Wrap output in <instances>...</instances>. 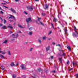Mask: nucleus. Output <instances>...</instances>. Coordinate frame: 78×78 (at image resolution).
<instances>
[{
  "label": "nucleus",
  "instance_id": "37",
  "mask_svg": "<svg viewBox=\"0 0 78 78\" xmlns=\"http://www.w3.org/2000/svg\"><path fill=\"white\" fill-rule=\"evenodd\" d=\"M76 78H78V74H76Z\"/></svg>",
  "mask_w": 78,
  "mask_h": 78
},
{
  "label": "nucleus",
  "instance_id": "43",
  "mask_svg": "<svg viewBox=\"0 0 78 78\" xmlns=\"http://www.w3.org/2000/svg\"><path fill=\"white\" fill-rule=\"evenodd\" d=\"M1 53H2L3 55H5V52H1Z\"/></svg>",
  "mask_w": 78,
  "mask_h": 78
},
{
  "label": "nucleus",
  "instance_id": "21",
  "mask_svg": "<svg viewBox=\"0 0 78 78\" xmlns=\"http://www.w3.org/2000/svg\"><path fill=\"white\" fill-rule=\"evenodd\" d=\"M50 50V47H48L47 48H46V50L47 51H48V50Z\"/></svg>",
  "mask_w": 78,
  "mask_h": 78
},
{
  "label": "nucleus",
  "instance_id": "62",
  "mask_svg": "<svg viewBox=\"0 0 78 78\" xmlns=\"http://www.w3.org/2000/svg\"><path fill=\"white\" fill-rule=\"evenodd\" d=\"M48 40H50V38H49V39H48Z\"/></svg>",
  "mask_w": 78,
  "mask_h": 78
},
{
  "label": "nucleus",
  "instance_id": "58",
  "mask_svg": "<svg viewBox=\"0 0 78 78\" xmlns=\"http://www.w3.org/2000/svg\"><path fill=\"white\" fill-rule=\"evenodd\" d=\"M58 18H59V14L58 15Z\"/></svg>",
  "mask_w": 78,
  "mask_h": 78
},
{
  "label": "nucleus",
  "instance_id": "32",
  "mask_svg": "<svg viewBox=\"0 0 78 78\" xmlns=\"http://www.w3.org/2000/svg\"><path fill=\"white\" fill-rule=\"evenodd\" d=\"M29 30L30 31H31V30H32V27H30V28L29 29Z\"/></svg>",
  "mask_w": 78,
  "mask_h": 78
},
{
  "label": "nucleus",
  "instance_id": "39",
  "mask_svg": "<svg viewBox=\"0 0 78 78\" xmlns=\"http://www.w3.org/2000/svg\"><path fill=\"white\" fill-rule=\"evenodd\" d=\"M8 54L9 55H11V53H10V52H9V51Z\"/></svg>",
  "mask_w": 78,
  "mask_h": 78
},
{
  "label": "nucleus",
  "instance_id": "17",
  "mask_svg": "<svg viewBox=\"0 0 78 78\" xmlns=\"http://www.w3.org/2000/svg\"><path fill=\"white\" fill-rule=\"evenodd\" d=\"M29 9L31 10H33V7H30L29 8Z\"/></svg>",
  "mask_w": 78,
  "mask_h": 78
},
{
  "label": "nucleus",
  "instance_id": "4",
  "mask_svg": "<svg viewBox=\"0 0 78 78\" xmlns=\"http://www.w3.org/2000/svg\"><path fill=\"white\" fill-rule=\"evenodd\" d=\"M10 17H9V19H11V18H12V19H14L15 17L13 15H10Z\"/></svg>",
  "mask_w": 78,
  "mask_h": 78
},
{
  "label": "nucleus",
  "instance_id": "24",
  "mask_svg": "<svg viewBox=\"0 0 78 78\" xmlns=\"http://www.w3.org/2000/svg\"><path fill=\"white\" fill-rule=\"evenodd\" d=\"M39 22H40V23H41V25H43V26H44V24L43 23H42V22H41V21H40Z\"/></svg>",
  "mask_w": 78,
  "mask_h": 78
},
{
  "label": "nucleus",
  "instance_id": "40",
  "mask_svg": "<svg viewBox=\"0 0 78 78\" xmlns=\"http://www.w3.org/2000/svg\"><path fill=\"white\" fill-rule=\"evenodd\" d=\"M67 64L69 65V61H68L67 62Z\"/></svg>",
  "mask_w": 78,
  "mask_h": 78
},
{
  "label": "nucleus",
  "instance_id": "36",
  "mask_svg": "<svg viewBox=\"0 0 78 78\" xmlns=\"http://www.w3.org/2000/svg\"><path fill=\"white\" fill-rule=\"evenodd\" d=\"M3 7L5 8H8V7H6V6H5V5H3Z\"/></svg>",
  "mask_w": 78,
  "mask_h": 78
},
{
  "label": "nucleus",
  "instance_id": "42",
  "mask_svg": "<svg viewBox=\"0 0 78 78\" xmlns=\"http://www.w3.org/2000/svg\"><path fill=\"white\" fill-rule=\"evenodd\" d=\"M6 21L5 20H4V23H6Z\"/></svg>",
  "mask_w": 78,
  "mask_h": 78
},
{
  "label": "nucleus",
  "instance_id": "10",
  "mask_svg": "<svg viewBox=\"0 0 78 78\" xmlns=\"http://www.w3.org/2000/svg\"><path fill=\"white\" fill-rule=\"evenodd\" d=\"M44 8V9H47L48 8V5H47V4H46L45 5V7L44 6V5H43Z\"/></svg>",
  "mask_w": 78,
  "mask_h": 78
},
{
  "label": "nucleus",
  "instance_id": "33",
  "mask_svg": "<svg viewBox=\"0 0 78 78\" xmlns=\"http://www.w3.org/2000/svg\"><path fill=\"white\" fill-rule=\"evenodd\" d=\"M45 15V13H42V15L43 16H44Z\"/></svg>",
  "mask_w": 78,
  "mask_h": 78
},
{
  "label": "nucleus",
  "instance_id": "59",
  "mask_svg": "<svg viewBox=\"0 0 78 78\" xmlns=\"http://www.w3.org/2000/svg\"><path fill=\"white\" fill-rule=\"evenodd\" d=\"M19 65V63L16 64V66H18Z\"/></svg>",
  "mask_w": 78,
  "mask_h": 78
},
{
  "label": "nucleus",
  "instance_id": "45",
  "mask_svg": "<svg viewBox=\"0 0 78 78\" xmlns=\"http://www.w3.org/2000/svg\"><path fill=\"white\" fill-rule=\"evenodd\" d=\"M57 46H59V47H61V45H60V44H57Z\"/></svg>",
  "mask_w": 78,
  "mask_h": 78
},
{
  "label": "nucleus",
  "instance_id": "52",
  "mask_svg": "<svg viewBox=\"0 0 78 78\" xmlns=\"http://www.w3.org/2000/svg\"><path fill=\"white\" fill-rule=\"evenodd\" d=\"M52 44H53V45H55V43L53 42L52 43Z\"/></svg>",
  "mask_w": 78,
  "mask_h": 78
},
{
  "label": "nucleus",
  "instance_id": "12",
  "mask_svg": "<svg viewBox=\"0 0 78 78\" xmlns=\"http://www.w3.org/2000/svg\"><path fill=\"white\" fill-rule=\"evenodd\" d=\"M6 27L5 26H3L1 27L2 29H3V30H5V29H6Z\"/></svg>",
  "mask_w": 78,
  "mask_h": 78
},
{
  "label": "nucleus",
  "instance_id": "51",
  "mask_svg": "<svg viewBox=\"0 0 78 78\" xmlns=\"http://www.w3.org/2000/svg\"><path fill=\"white\" fill-rule=\"evenodd\" d=\"M0 50H1V48H0ZM0 53H2V51H0Z\"/></svg>",
  "mask_w": 78,
  "mask_h": 78
},
{
  "label": "nucleus",
  "instance_id": "49",
  "mask_svg": "<svg viewBox=\"0 0 78 78\" xmlns=\"http://www.w3.org/2000/svg\"><path fill=\"white\" fill-rule=\"evenodd\" d=\"M9 21L10 22H12L13 21L12 20H9Z\"/></svg>",
  "mask_w": 78,
  "mask_h": 78
},
{
  "label": "nucleus",
  "instance_id": "28",
  "mask_svg": "<svg viewBox=\"0 0 78 78\" xmlns=\"http://www.w3.org/2000/svg\"><path fill=\"white\" fill-rule=\"evenodd\" d=\"M41 19V18H38V21H39V22H40V20Z\"/></svg>",
  "mask_w": 78,
  "mask_h": 78
},
{
  "label": "nucleus",
  "instance_id": "61",
  "mask_svg": "<svg viewBox=\"0 0 78 78\" xmlns=\"http://www.w3.org/2000/svg\"><path fill=\"white\" fill-rule=\"evenodd\" d=\"M0 9H2V8H1V7H0Z\"/></svg>",
  "mask_w": 78,
  "mask_h": 78
},
{
  "label": "nucleus",
  "instance_id": "25",
  "mask_svg": "<svg viewBox=\"0 0 78 78\" xmlns=\"http://www.w3.org/2000/svg\"><path fill=\"white\" fill-rule=\"evenodd\" d=\"M59 61H60V62H62V59L61 58H59Z\"/></svg>",
  "mask_w": 78,
  "mask_h": 78
},
{
  "label": "nucleus",
  "instance_id": "15",
  "mask_svg": "<svg viewBox=\"0 0 78 78\" xmlns=\"http://www.w3.org/2000/svg\"><path fill=\"white\" fill-rule=\"evenodd\" d=\"M67 48L68 50H69V51H71V49H70V47H69V46H68L67 47Z\"/></svg>",
  "mask_w": 78,
  "mask_h": 78
},
{
  "label": "nucleus",
  "instance_id": "34",
  "mask_svg": "<svg viewBox=\"0 0 78 78\" xmlns=\"http://www.w3.org/2000/svg\"><path fill=\"white\" fill-rule=\"evenodd\" d=\"M25 14H27V13L26 12H24Z\"/></svg>",
  "mask_w": 78,
  "mask_h": 78
},
{
  "label": "nucleus",
  "instance_id": "29",
  "mask_svg": "<svg viewBox=\"0 0 78 78\" xmlns=\"http://www.w3.org/2000/svg\"><path fill=\"white\" fill-rule=\"evenodd\" d=\"M52 33V31H50L48 34V35H49V34H51Z\"/></svg>",
  "mask_w": 78,
  "mask_h": 78
},
{
  "label": "nucleus",
  "instance_id": "11",
  "mask_svg": "<svg viewBox=\"0 0 78 78\" xmlns=\"http://www.w3.org/2000/svg\"><path fill=\"white\" fill-rule=\"evenodd\" d=\"M60 56L64 57L66 56V53H64V52H63L62 55H61Z\"/></svg>",
  "mask_w": 78,
  "mask_h": 78
},
{
  "label": "nucleus",
  "instance_id": "5",
  "mask_svg": "<svg viewBox=\"0 0 78 78\" xmlns=\"http://www.w3.org/2000/svg\"><path fill=\"white\" fill-rule=\"evenodd\" d=\"M73 36L74 37H77V35L75 34L74 32H73Z\"/></svg>",
  "mask_w": 78,
  "mask_h": 78
},
{
  "label": "nucleus",
  "instance_id": "9",
  "mask_svg": "<svg viewBox=\"0 0 78 78\" xmlns=\"http://www.w3.org/2000/svg\"><path fill=\"white\" fill-rule=\"evenodd\" d=\"M64 31H65V34H67V29L65 28Z\"/></svg>",
  "mask_w": 78,
  "mask_h": 78
},
{
  "label": "nucleus",
  "instance_id": "6",
  "mask_svg": "<svg viewBox=\"0 0 78 78\" xmlns=\"http://www.w3.org/2000/svg\"><path fill=\"white\" fill-rule=\"evenodd\" d=\"M26 21L27 23H28L30 21H31V18H27L26 20Z\"/></svg>",
  "mask_w": 78,
  "mask_h": 78
},
{
  "label": "nucleus",
  "instance_id": "31",
  "mask_svg": "<svg viewBox=\"0 0 78 78\" xmlns=\"http://www.w3.org/2000/svg\"><path fill=\"white\" fill-rule=\"evenodd\" d=\"M0 14H3V12L2 11H0Z\"/></svg>",
  "mask_w": 78,
  "mask_h": 78
},
{
  "label": "nucleus",
  "instance_id": "19",
  "mask_svg": "<svg viewBox=\"0 0 78 78\" xmlns=\"http://www.w3.org/2000/svg\"><path fill=\"white\" fill-rule=\"evenodd\" d=\"M0 57L1 58H5L4 57V56L2 55H0Z\"/></svg>",
  "mask_w": 78,
  "mask_h": 78
},
{
  "label": "nucleus",
  "instance_id": "18",
  "mask_svg": "<svg viewBox=\"0 0 78 78\" xmlns=\"http://www.w3.org/2000/svg\"><path fill=\"white\" fill-rule=\"evenodd\" d=\"M1 68L2 70H4L5 69V68H4V67L3 66H1Z\"/></svg>",
  "mask_w": 78,
  "mask_h": 78
},
{
  "label": "nucleus",
  "instance_id": "38",
  "mask_svg": "<svg viewBox=\"0 0 78 78\" xmlns=\"http://www.w3.org/2000/svg\"><path fill=\"white\" fill-rule=\"evenodd\" d=\"M7 40H5L4 41V43H6V42H7Z\"/></svg>",
  "mask_w": 78,
  "mask_h": 78
},
{
  "label": "nucleus",
  "instance_id": "41",
  "mask_svg": "<svg viewBox=\"0 0 78 78\" xmlns=\"http://www.w3.org/2000/svg\"><path fill=\"white\" fill-rule=\"evenodd\" d=\"M72 69H73V68H71V69H69V71H70L71 70H72Z\"/></svg>",
  "mask_w": 78,
  "mask_h": 78
},
{
  "label": "nucleus",
  "instance_id": "22",
  "mask_svg": "<svg viewBox=\"0 0 78 78\" xmlns=\"http://www.w3.org/2000/svg\"><path fill=\"white\" fill-rule=\"evenodd\" d=\"M11 66H14V63L13 62L12 63L11 65Z\"/></svg>",
  "mask_w": 78,
  "mask_h": 78
},
{
  "label": "nucleus",
  "instance_id": "16",
  "mask_svg": "<svg viewBox=\"0 0 78 78\" xmlns=\"http://www.w3.org/2000/svg\"><path fill=\"white\" fill-rule=\"evenodd\" d=\"M9 26L8 27V28H10L11 29H12V26H11V24H9Z\"/></svg>",
  "mask_w": 78,
  "mask_h": 78
},
{
  "label": "nucleus",
  "instance_id": "63",
  "mask_svg": "<svg viewBox=\"0 0 78 78\" xmlns=\"http://www.w3.org/2000/svg\"><path fill=\"white\" fill-rule=\"evenodd\" d=\"M12 33V32L11 31L10 32V33Z\"/></svg>",
  "mask_w": 78,
  "mask_h": 78
},
{
  "label": "nucleus",
  "instance_id": "53",
  "mask_svg": "<svg viewBox=\"0 0 78 78\" xmlns=\"http://www.w3.org/2000/svg\"><path fill=\"white\" fill-rule=\"evenodd\" d=\"M53 72L54 73H55V70H54V71H53Z\"/></svg>",
  "mask_w": 78,
  "mask_h": 78
},
{
  "label": "nucleus",
  "instance_id": "26",
  "mask_svg": "<svg viewBox=\"0 0 78 78\" xmlns=\"http://www.w3.org/2000/svg\"><path fill=\"white\" fill-rule=\"evenodd\" d=\"M51 25L52 26V27H53V29H54V30H55V28L54 27V26H53V24L52 23H51Z\"/></svg>",
  "mask_w": 78,
  "mask_h": 78
},
{
  "label": "nucleus",
  "instance_id": "2",
  "mask_svg": "<svg viewBox=\"0 0 78 78\" xmlns=\"http://www.w3.org/2000/svg\"><path fill=\"white\" fill-rule=\"evenodd\" d=\"M74 30L75 31V32L76 33V34H77L78 35V31H77V29H76V27L75 26H74Z\"/></svg>",
  "mask_w": 78,
  "mask_h": 78
},
{
  "label": "nucleus",
  "instance_id": "48",
  "mask_svg": "<svg viewBox=\"0 0 78 78\" xmlns=\"http://www.w3.org/2000/svg\"><path fill=\"white\" fill-rule=\"evenodd\" d=\"M35 2H39V0H35Z\"/></svg>",
  "mask_w": 78,
  "mask_h": 78
},
{
  "label": "nucleus",
  "instance_id": "7",
  "mask_svg": "<svg viewBox=\"0 0 78 78\" xmlns=\"http://www.w3.org/2000/svg\"><path fill=\"white\" fill-rule=\"evenodd\" d=\"M21 67L22 69H25L26 68L25 67H24V66L23 64H22L20 66Z\"/></svg>",
  "mask_w": 78,
  "mask_h": 78
},
{
  "label": "nucleus",
  "instance_id": "47",
  "mask_svg": "<svg viewBox=\"0 0 78 78\" xmlns=\"http://www.w3.org/2000/svg\"><path fill=\"white\" fill-rule=\"evenodd\" d=\"M32 50H33V48H31L30 49V51H32Z\"/></svg>",
  "mask_w": 78,
  "mask_h": 78
},
{
  "label": "nucleus",
  "instance_id": "3",
  "mask_svg": "<svg viewBox=\"0 0 78 78\" xmlns=\"http://www.w3.org/2000/svg\"><path fill=\"white\" fill-rule=\"evenodd\" d=\"M10 10L13 13H16V10H15L13 9L12 8H11L10 9Z\"/></svg>",
  "mask_w": 78,
  "mask_h": 78
},
{
  "label": "nucleus",
  "instance_id": "50",
  "mask_svg": "<svg viewBox=\"0 0 78 78\" xmlns=\"http://www.w3.org/2000/svg\"><path fill=\"white\" fill-rule=\"evenodd\" d=\"M0 19L2 20V21H3V19H2V18L0 17Z\"/></svg>",
  "mask_w": 78,
  "mask_h": 78
},
{
  "label": "nucleus",
  "instance_id": "60",
  "mask_svg": "<svg viewBox=\"0 0 78 78\" xmlns=\"http://www.w3.org/2000/svg\"><path fill=\"white\" fill-rule=\"evenodd\" d=\"M0 25L1 26H2V24H0Z\"/></svg>",
  "mask_w": 78,
  "mask_h": 78
},
{
  "label": "nucleus",
  "instance_id": "8",
  "mask_svg": "<svg viewBox=\"0 0 78 78\" xmlns=\"http://www.w3.org/2000/svg\"><path fill=\"white\" fill-rule=\"evenodd\" d=\"M73 67H75V66H78V64L76 63V62H73Z\"/></svg>",
  "mask_w": 78,
  "mask_h": 78
},
{
  "label": "nucleus",
  "instance_id": "35",
  "mask_svg": "<svg viewBox=\"0 0 78 78\" xmlns=\"http://www.w3.org/2000/svg\"><path fill=\"white\" fill-rule=\"evenodd\" d=\"M38 41L40 43H41V41L40 40H39Z\"/></svg>",
  "mask_w": 78,
  "mask_h": 78
},
{
  "label": "nucleus",
  "instance_id": "13",
  "mask_svg": "<svg viewBox=\"0 0 78 78\" xmlns=\"http://www.w3.org/2000/svg\"><path fill=\"white\" fill-rule=\"evenodd\" d=\"M53 21L55 22V23H56V22H57L58 21V20L57 19H56V18H54L53 20Z\"/></svg>",
  "mask_w": 78,
  "mask_h": 78
},
{
  "label": "nucleus",
  "instance_id": "20",
  "mask_svg": "<svg viewBox=\"0 0 78 78\" xmlns=\"http://www.w3.org/2000/svg\"><path fill=\"white\" fill-rule=\"evenodd\" d=\"M16 75L13 74L12 75V78H16Z\"/></svg>",
  "mask_w": 78,
  "mask_h": 78
},
{
  "label": "nucleus",
  "instance_id": "54",
  "mask_svg": "<svg viewBox=\"0 0 78 78\" xmlns=\"http://www.w3.org/2000/svg\"><path fill=\"white\" fill-rule=\"evenodd\" d=\"M2 5H5V3H2Z\"/></svg>",
  "mask_w": 78,
  "mask_h": 78
},
{
  "label": "nucleus",
  "instance_id": "64",
  "mask_svg": "<svg viewBox=\"0 0 78 78\" xmlns=\"http://www.w3.org/2000/svg\"><path fill=\"white\" fill-rule=\"evenodd\" d=\"M55 68H56V66H55Z\"/></svg>",
  "mask_w": 78,
  "mask_h": 78
},
{
  "label": "nucleus",
  "instance_id": "27",
  "mask_svg": "<svg viewBox=\"0 0 78 78\" xmlns=\"http://www.w3.org/2000/svg\"><path fill=\"white\" fill-rule=\"evenodd\" d=\"M38 70H39V72H42V69H38Z\"/></svg>",
  "mask_w": 78,
  "mask_h": 78
},
{
  "label": "nucleus",
  "instance_id": "56",
  "mask_svg": "<svg viewBox=\"0 0 78 78\" xmlns=\"http://www.w3.org/2000/svg\"><path fill=\"white\" fill-rule=\"evenodd\" d=\"M16 2H18V0H15Z\"/></svg>",
  "mask_w": 78,
  "mask_h": 78
},
{
  "label": "nucleus",
  "instance_id": "55",
  "mask_svg": "<svg viewBox=\"0 0 78 78\" xmlns=\"http://www.w3.org/2000/svg\"><path fill=\"white\" fill-rule=\"evenodd\" d=\"M18 33H21V31H19V32H18Z\"/></svg>",
  "mask_w": 78,
  "mask_h": 78
},
{
  "label": "nucleus",
  "instance_id": "1",
  "mask_svg": "<svg viewBox=\"0 0 78 78\" xmlns=\"http://www.w3.org/2000/svg\"><path fill=\"white\" fill-rule=\"evenodd\" d=\"M12 36H14V38H16L18 37V34H16L15 35H14V34H13Z\"/></svg>",
  "mask_w": 78,
  "mask_h": 78
},
{
  "label": "nucleus",
  "instance_id": "57",
  "mask_svg": "<svg viewBox=\"0 0 78 78\" xmlns=\"http://www.w3.org/2000/svg\"><path fill=\"white\" fill-rule=\"evenodd\" d=\"M2 11H4V10L3 9H2Z\"/></svg>",
  "mask_w": 78,
  "mask_h": 78
},
{
  "label": "nucleus",
  "instance_id": "14",
  "mask_svg": "<svg viewBox=\"0 0 78 78\" xmlns=\"http://www.w3.org/2000/svg\"><path fill=\"white\" fill-rule=\"evenodd\" d=\"M32 34H33V33L31 32H30L28 33L29 35H30V36H31Z\"/></svg>",
  "mask_w": 78,
  "mask_h": 78
},
{
  "label": "nucleus",
  "instance_id": "44",
  "mask_svg": "<svg viewBox=\"0 0 78 78\" xmlns=\"http://www.w3.org/2000/svg\"><path fill=\"white\" fill-rule=\"evenodd\" d=\"M29 78H37L36 77H34L33 76H31V77H30Z\"/></svg>",
  "mask_w": 78,
  "mask_h": 78
},
{
  "label": "nucleus",
  "instance_id": "23",
  "mask_svg": "<svg viewBox=\"0 0 78 78\" xmlns=\"http://www.w3.org/2000/svg\"><path fill=\"white\" fill-rule=\"evenodd\" d=\"M18 26L19 27H20V28H23L21 25H20L19 24L18 25Z\"/></svg>",
  "mask_w": 78,
  "mask_h": 78
},
{
  "label": "nucleus",
  "instance_id": "30",
  "mask_svg": "<svg viewBox=\"0 0 78 78\" xmlns=\"http://www.w3.org/2000/svg\"><path fill=\"white\" fill-rule=\"evenodd\" d=\"M45 39H46V37H43V39L44 40H45Z\"/></svg>",
  "mask_w": 78,
  "mask_h": 78
},
{
  "label": "nucleus",
  "instance_id": "46",
  "mask_svg": "<svg viewBox=\"0 0 78 78\" xmlns=\"http://www.w3.org/2000/svg\"><path fill=\"white\" fill-rule=\"evenodd\" d=\"M51 59H53V56H51Z\"/></svg>",
  "mask_w": 78,
  "mask_h": 78
}]
</instances>
